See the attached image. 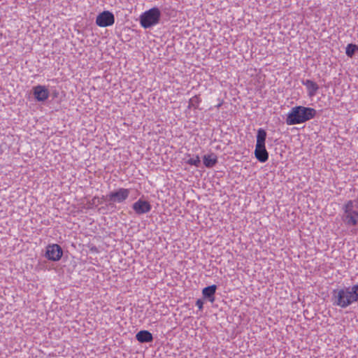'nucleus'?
I'll return each mask as SVG.
<instances>
[{
    "label": "nucleus",
    "instance_id": "16",
    "mask_svg": "<svg viewBox=\"0 0 358 358\" xmlns=\"http://www.w3.org/2000/svg\"><path fill=\"white\" fill-rule=\"evenodd\" d=\"M358 50V46L355 45V44H352V43H350V44H348L346 47V50H345V54L350 57H352L356 50Z\"/></svg>",
    "mask_w": 358,
    "mask_h": 358
},
{
    "label": "nucleus",
    "instance_id": "12",
    "mask_svg": "<svg viewBox=\"0 0 358 358\" xmlns=\"http://www.w3.org/2000/svg\"><path fill=\"white\" fill-rule=\"evenodd\" d=\"M217 289V286L215 285H213L208 287H206L203 289L202 294L204 298L208 299L209 301L211 303L215 301V294Z\"/></svg>",
    "mask_w": 358,
    "mask_h": 358
},
{
    "label": "nucleus",
    "instance_id": "18",
    "mask_svg": "<svg viewBox=\"0 0 358 358\" xmlns=\"http://www.w3.org/2000/svg\"><path fill=\"white\" fill-rule=\"evenodd\" d=\"M196 306L200 310H201L203 307V301L201 299H197L196 301Z\"/></svg>",
    "mask_w": 358,
    "mask_h": 358
},
{
    "label": "nucleus",
    "instance_id": "1",
    "mask_svg": "<svg viewBox=\"0 0 358 358\" xmlns=\"http://www.w3.org/2000/svg\"><path fill=\"white\" fill-rule=\"evenodd\" d=\"M333 304L341 308H346L358 301V285L334 289L332 297Z\"/></svg>",
    "mask_w": 358,
    "mask_h": 358
},
{
    "label": "nucleus",
    "instance_id": "9",
    "mask_svg": "<svg viewBox=\"0 0 358 358\" xmlns=\"http://www.w3.org/2000/svg\"><path fill=\"white\" fill-rule=\"evenodd\" d=\"M132 208L137 215H143L149 213L152 209V206L150 202L139 199L133 203Z\"/></svg>",
    "mask_w": 358,
    "mask_h": 358
},
{
    "label": "nucleus",
    "instance_id": "5",
    "mask_svg": "<svg viewBox=\"0 0 358 358\" xmlns=\"http://www.w3.org/2000/svg\"><path fill=\"white\" fill-rule=\"evenodd\" d=\"M130 192V189L120 187L110 192L107 194V198L109 201L113 203H122L129 198Z\"/></svg>",
    "mask_w": 358,
    "mask_h": 358
},
{
    "label": "nucleus",
    "instance_id": "11",
    "mask_svg": "<svg viewBox=\"0 0 358 358\" xmlns=\"http://www.w3.org/2000/svg\"><path fill=\"white\" fill-rule=\"evenodd\" d=\"M255 156L259 162H266L268 159V152L266 146L255 145Z\"/></svg>",
    "mask_w": 358,
    "mask_h": 358
},
{
    "label": "nucleus",
    "instance_id": "2",
    "mask_svg": "<svg viewBox=\"0 0 358 358\" xmlns=\"http://www.w3.org/2000/svg\"><path fill=\"white\" fill-rule=\"evenodd\" d=\"M316 114V110L313 108L294 106L287 113L286 123L287 125L302 124L314 118Z\"/></svg>",
    "mask_w": 358,
    "mask_h": 358
},
{
    "label": "nucleus",
    "instance_id": "15",
    "mask_svg": "<svg viewBox=\"0 0 358 358\" xmlns=\"http://www.w3.org/2000/svg\"><path fill=\"white\" fill-rule=\"evenodd\" d=\"M266 135H267L266 131L264 129L259 128L257 130V133L256 145L266 146L265 143H266Z\"/></svg>",
    "mask_w": 358,
    "mask_h": 358
},
{
    "label": "nucleus",
    "instance_id": "10",
    "mask_svg": "<svg viewBox=\"0 0 358 358\" xmlns=\"http://www.w3.org/2000/svg\"><path fill=\"white\" fill-rule=\"evenodd\" d=\"M301 83L306 87L307 93L309 97H313L316 95L319 90V86L315 82L307 79L303 80Z\"/></svg>",
    "mask_w": 358,
    "mask_h": 358
},
{
    "label": "nucleus",
    "instance_id": "17",
    "mask_svg": "<svg viewBox=\"0 0 358 358\" xmlns=\"http://www.w3.org/2000/svg\"><path fill=\"white\" fill-rule=\"evenodd\" d=\"M186 163L189 165L194 166L196 167H199L201 164L200 157H199V155H196L194 157H190L189 159H188L187 160Z\"/></svg>",
    "mask_w": 358,
    "mask_h": 358
},
{
    "label": "nucleus",
    "instance_id": "13",
    "mask_svg": "<svg viewBox=\"0 0 358 358\" xmlns=\"http://www.w3.org/2000/svg\"><path fill=\"white\" fill-rule=\"evenodd\" d=\"M136 338L140 343H149L152 341L153 336L148 331L141 330L136 334Z\"/></svg>",
    "mask_w": 358,
    "mask_h": 358
},
{
    "label": "nucleus",
    "instance_id": "14",
    "mask_svg": "<svg viewBox=\"0 0 358 358\" xmlns=\"http://www.w3.org/2000/svg\"><path fill=\"white\" fill-rule=\"evenodd\" d=\"M203 164L207 168L213 167L217 162V156L213 154L206 155L203 157Z\"/></svg>",
    "mask_w": 358,
    "mask_h": 358
},
{
    "label": "nucleus",
    "instance_id": "4",
    "mask_svg": "<svg viewBox=\"0 0 358 358\" xmlns=\"http://www.w3.org/2000/svg\"><path fill=\"white\" fill-rule=\"evenodd\" d=\"M161 15L162 13L159 8L153 7L140 15V24L144 29L152 27L159 24Z\"/></svg>",
    "mask_w": 358,
    "mask_h": 358
},
{
    "label": "nucleus",
    "instance_id": "19",
    "mask_svg": "<svg viewBox=\"0 0 358 358\" xmlns=\"http://www.w3.org/2000/svg\"><path fill=\"white\" fill-rule=\"evenodd\" d=\"M199 98L197 96H194L189 100V103L192 106H194V103H198Z\"/></svg>",
    "mask_w": 358,
    "mask_h": 358
},
{
    "label": "nucleus",
    "instance_id": "3",
    "mask_svg": "<svg viewBox=\"0 0 358 358\" xmlns=\"http://www.w3.org/2000/svg\"><path fill=\"white\" fill-rule=\"evenodd\" d=\"M342 220L348 226L358 224V199L348 201L343 207Z\"/></svg>",
    "mask_w": 358,
    "mask_h": 358
},
{
    "label": "nucleus",
    "instance_id": "7",
    "mask_svg": "<svg viewBox=\"0 0 358 358\" xmlns=\"http://www.w3.org/2000/svg\"><path fill=\"white\" fill-rule=\"evenodd\" d=\"M62 255L63 250L58 244H50L46 248L45 257L50 261H59Z\"/></svg>",
    "mask_w": 358,
    "mask_h": 358
},
{
    "label": "nucleus",
    "instance_id": "6",
    "mask_svg": "<svg viewBox=\"0 0 358 358\" xmlns=\"http://www.w3.org/2000/svg\"><path fill=\"white\" fill-rule=\"evenodd\" d=\"M115 22L114 15L108 11L105 10L99 13L96 18V24L100 27H106L111 26Z\"/></svg>",
    "mask_w": 358,
    "mask_h": 358
},
{
    "label": "nucleus",
    "instance_id": "8",
    "mask_svg": "<svg viewBox=\"0 0 358 358\" xmlns=\"http://www.w3.org/2000/svg\"><path fill=\"white\" fill-rule=\"evenodd\" d=\"M32 93L35 100L38 102L43 103L50 96V92L45 85H38L33 87Z\"/></svg>",
    "mask_w": 358,
    "mask_h": 358
}]
</instances>
